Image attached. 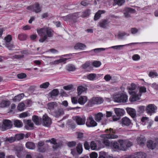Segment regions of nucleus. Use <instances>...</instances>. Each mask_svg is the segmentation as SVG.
<instances>
[{
  "instance_id": "nucleus-1",
  "label": "nucleus",
  "mask_w": 158,
  "mask_h": 158,
  "mask_svg": "<svg viewBox=\"0 0 158 158\" xmlns=\"http://www.w3.org/2000/svg\"><path fill=\"white\" fill-rule=\"evenodd\" d=\"M37 31L41 37L39 40L40 42L43 43L48 38L53 36V30L48 27H43L37 30Z\"/></svg>"
},
{
  "instance_id": "nucleus-2",
  "label": "nucleus",
  "mask_w": 158,
  "mask_h": 158,
  "mask_svg": "<svg viewBox=\"0 0 158 158\" xmlns=\"http://www.w3.org/2000/svg\"><path fill=\"white\" fill-rule=\"evenodd\" d=\"M113 99L117 102H125L127 101L128 96L123 93L117 94L113 96Z\"/></svg>"
},
{
  "instance_id": "nucleus-3",
  "label": "nucleus",
  "mask_w": 158,
  "mask_h": 158,
  "mask_svg": "<svg viewBox=\"0 0 158 158\" xmlns=\"http://www.w3.org/2000/svg\"><path fill=\"white\" fill-rule=\"evenodd\" d=\"M114 111L117 115V117L115 116H113V120L114 121H116L119 119L121 116L123 115L125 113L124 110L123 109L116 108L114 109Z\"/></svg>"
},
{
  "instance_id": "nucleus-4",
  "label": "nucleus",
  "mask_w": 158,
  "mask_h": 158,
  "mask_svg": "<svg viewBox=\"0 0 158 158\" xmlns=\"http://www.w3.org/2000/svg\"><path fill=\"white\" fill-rule=\"evenodd\" d=\"M1 129L2 131H4L11 128L12 124L11 122L8 119H5L3 121Z\"/></svg>"
},
{
  "instance_id": "nucleus-5",
  "label": "nucleus",
  "mask_w": 158,
  "mask_h": 158,
  "mask_svg": "<svg viewBox=\"0 0 158 158\" xmlns=\"http://www.w3.org/2000/svg\"><path fill=\"white\" fill-rule=\"evenodd\" d=\"M43 125L45 127H49L52 123L51 118L47 115H44L42 118Z\"/></svg>"
},
{
  "instance_id": "nucleus-6",
  "label": "nucleus",
  "mask_w": 158,
  "mask_h": 158,
  "mask_svg": "<svg viewBox=\"0 0 158 158\" xmlns=\"http://www.w3.org/2000/svg\"><path fill=\"white\" fill-rule=\"evenodd\" d=\"M97 123L94 120L92 116L90 115L87 119L86 123V126L88 127H95L97 126Z\"/></svg>"
},
{
  "instance_id": "nucleus-7",
  "label": "nucleus",
  "mask_w": 158,
  "mask_h": 158,
  "mask_svg": "<svg viewBox=\"0 0 158 158\" xmlns=\"http://www.w3.org/2000/svg\"><path fill=\"white\" fill-rule=\"evenodd\" d=\"M110 132V133L107 134V136H106V138L108 139H116L118 137L117 135H115L114 134L115 133V131L113 130L111 128H110L109 130L106 129L105 131V132Z\"/></svg>"
},
{
  "instance_id": "nucleus-8",
  "label": "nucleus",
  "mask_w": 158,
  "mask_h": 158,
  "mask_svg": "<svg viewBox=\"0 0 158 158\" xmlns=\"http://www.w3.org/2000/svg\"><path fill=\"white\" fill-rule=\"evenodd\" d=\"M129 93L130 94H131V96L129 98V100L130 102H134L139 100L140 95L137 94L134 91H129Z\"/></svg>"
},
{
  "instance_id": "nucleus-9",
  "label": "nucleus",
  "mask_w": 158,
  "mask_h": 158,
  "mask_svg": "<svg viewBox=\"0 0 158 158\" xmlns=\"http://www.w3.org/2000/svg\"><path fill=\"white\" fill-rule=\"evenodd\" d=\"M51 143L54 144L52 148L54 149H57L61 147L63 145V142L60 141L57 142L56 140L54 138L51 139Z\"/></svg>"
},
{
  "instance_id": "nucleus-10",
  "label": "nucleus",
  "mask_w": 158,
  "mask_h": 158,
  "mask_svg": "<svg viewBox=\"0 0 158 158\" xmlns=\"http://www.w3.org/2000/svg\"><path fill=\"white\" fill-rule=\"evenodd\" d=\"M157 107L155 105L152 104L148 105L146 107V111L150 115L152 113L155 112V110L156 109Z\"/></svg>"
},
{
  "instance_id": "nucleus-11",
  "label": "nucleus",
  "mask_w": 158,
  "mask_h": 158,
  "mask_svg": "<svg viewBox=\"0 0 158 158\" xmlns=\"http://www.w3.org/2000/svg\"><path fill=\"white\" fill-rule=\"evenodd\" d=\"M73 118L79 125H83L85 123L86 118L85 117L81 118L79 116H77L74 117Z\"/></svg>"
},
{
  "instance_id": "nucleus-12",
  "label": "nucleus",
  "mask_w": 158,
  "mask_h": 158,
  "mask_svg": "<svg viewBox=\"0 0 158 158\" xmlns=\"http://www.w3.org/2000/svg\"><path fill=\"white\" fill-rule=\"evenodd\" d=\"M124 14L125 15V17L129 18L131 17L129 13H135V10L134 9H132L131 8L129 7H126L124 10Z\"/></svg>"
},
{
  "instance_id": "nucleus-13",
  "label": "nucleus",
  "mask_w": 158,
  "mask_h": 158,
  "mask_svg": "<svg viewBox=\"0 0 158 158\" xmlns=\"http://www.w3.org/2000/svg\"><path fill=\"white\" fill-rule=\"evenodd\" d=\"M137 140L138 144L140 146H143L145 144L146 140L144 137L143 135H140L137 138Z\"/></svg>"
},
{
  "instance_id": "nucleus-14",
  "label": "nucleus",
  "mask_w": 158,
  "mask_h": 158,
  "mask_svg": "<svg viewBox=\"0 0 158 158\" xmlns=\"http://www.w3.org/2000/svg\"><path fill=\"white\" fill-rule=\"evenodd\" d=\"M119 143L120 150L125 151L127 150V147L126 146V142L123 140H118Z\"/></svg>"
},
{
  "instance_id": "nucleus-15",
  "label": "nucleus",
  "mask_w": 158,
  "mask_h": 158,
  "mask_svg": "<svg viewBox=\"0 0 158 158\" xmlns=\"http://www.w3.org/2000/svg\"><path fill=\"white\" fill-rule=\"evenodd\" d=\"M122 126H129L131 123L130 120L127 117H124L121 120Z\"/></svg>"
},
{
  "instance_id": "nucleus-16",
  "label": "nucleus",
  "mask_w": 158,
  "mask_h": 158,
  "mask_svg": "<svg viewBox=\"0 0 158 158\" xmlns=\"http://www.w3.org/2000/svg\"><path fill=\"white\" fill-rule=\"evenodd\" d=\"M32 120L36 125H40L42 123L41 118L36 115H33L32 116Z\"/></svg>"
},
{
  "instance_id": "nucleus-17",
  "label": "nucleus",
  "mask_w": 158,
  "mask_h": 158,
  "mask_svg": "<svg viewBox=\"0 0 158 158\" xmlns=\"http://www.w3.org/2000/svg\"><path fill=\"white\" fill-rule=\"evenodd\" d=\"M76 14H69L67 16H65L64 19L65 21H67L69 20H74L77 17Z\"/></svg>"
},
{
  "instance_id": "nucleus-18",
  "label": "nucleus",
  "mask_w": 158,
  "mask_h": 158,
  "mask_svg": "<svg viewBox=\"0 0 158 158\" xmlns=\"http://www.w3.org/2000/svg\"><path fill=\"white\" fill-rule=\"evenodd\" d=\"M33 11L36 13L40 12L41 10V8L40 7V4L38 3H36L33 5Z\"/></svg>"
},
{
  "instance_id": "nucleus-19",
  "label": "nucleus",
  "mask_w": 158,
  "mask_h": 158,
  "mask_svg": "<svg viewBox=\"0 0 158 158\" xmlns=\"http://www.w3.org/2000/svg\"><path fill=\"white\" fill-rule=\"evenodd\" d=\"M103 102V99L100 98H93L92 99V103L94 104H100Z\"/></svg>"
},
{
  "instance_id": "nucleus-20",
  "label": "nucleus",
  "mask_w": 158,
  "mask_h": 158,
  "mask_svg": "<svg viewBox=\"0 0 158 158\" xmlns=\"http://www.w3.org/2000/svg\"><path fill=\"white\" fill-rule=\"evenodd\" d=\"M147 146L149 148L153 149L156 148V143L154 141L151 140H149L147 142Z\"/></svg>"
},
{
  "instance_id": "nucleus-21",
  "label": "nucleus",
  "mask_w": 158,
  "mask_h": 158,
  "mask_svg": "<svg viewBox=\"0 0 158 158\" xmlns=\"http://www.w3.org/2000/svg\"><path fill=\"white\" fill-rule=\"evenodd\" d=\"M87 98L85 96H81L78 99V103L81 105H84L87 101Z\"/></svg>"
},
{
  "instance_id": "nucleus-22",
  "label": "nucleus",
  "mask_w": 158,
  "mask_h": 158,
  "mask_svg": "<svg viewBox=\"0 0 158 158\" xmlns=\"http://www.w3.org/2000/svg\"><path fill=\"white\" fill-rule=\"evenodd\" d=\"M109 22L108 21L106 20H101L99 23V25L100 27L103 28H106Z\"/></svg>"
},
{
  "instance_id": "nucleus-23",
  "label": "nucleus",
  "mask_w": 158,
  "mask_h": 158,
  "mask_svg": "<svg viewBox=\"0 0 158 158\" xmlns=\"http://www.w3.org/2000/svg\"><path fill=\"white\" fill-rule=\"evenodd\" d=\"M127 113L133 118L136 116L135 111L134 109L132 108H129L127 110Z\"/></svg>"
},
{
  "instance_id": "nucleus-24",
  "label": "nucleus",
  "mask_w": 158,
  "mask_h": 158,
  "mask_svg": "<svg viewBox=\"0 0 158 158\" xmlns=\"http://www.w3.org/2000/svg\"><path fill=\"white\" fill-rule=\"evenodd\" d=\"M47 106L48 109L50 110H53L55 108L57 107V105L56 102H52L48 103Z\"/></svg>"
},
{
  "instance_id": "nucleus-25",
  "label": "nucleus",
  "mask_w": 158,
  "mask_h": 158,
  "mask_svg": "<svg viewBox=\"0 0 158 158\" xmlns=\"http://www.w3.org/2000/svg\"><path fill=\"white\" fill-rule=\"evenodd\" d=\"M105 13V11L103 10H99L95 14L94 17V20H98L101 17V14Z\"/></svg>"
},
{
  "instance_id": "nucleus-26",
  "label": "nucleus",
  "mask_w": 158,
  "mask_h": 158,
  "mask_svg": "<svg viewBox=\"0 0 158 158\" xmlns=\"http://www.w3.org/2000/svg\"><path fill=\"white\" fill-rule=\"evenodd\" d=\"M86 46L85 45L83 44L79 43L76 44L74 46V48L76 49H83Z\"/></svg>"
},
{
  "instance_id": "nucleus-27",
  "label": "nucleus",
  "mask_w": 158,
  "mask_h": 158,
  "mask_svg": "<svg viewBox=\"0 0 158 158\" xmlns=\"http://www.w3.org/2000/svg\"><path fill=\"white\" fill-rule=\"evenodd\" d=\"M10 103L9 101H2L0 103V107L4 108L10 105Z\"/></svg>"
},
{
  "instance_id": "nucleus-28",
  "label": "nucleus",
  "mask_w": 158,
  "mask_h": 158,
  "mask_svg": "<svg viewBox=\"0 0 158 158\" xmlns=\"http://www.w3.org/2000/svg\"><path fill=\"white\" fill-rule=\"evenodd\" d=\"M27 148L30 149H34L35 147L34 143L31 142H27L26 144Z\"/></svg>"
},
{
  "instance_id": "nucleus-29",
  "label": "nucleus",
  "mask_w": 158,
  "mask_h": 158,
  "mask_svg": "<svg viewBox=\"0 0 158 158\" xmlns=\"http://www.w3.org/2000/svg\"><path fill=\"white\" fill-rule=\"evenodd\" d=\"M64 111L62 109H59L54 113V116L56 118H58L60 116L64 114Z\"/></svg>"
},
{
  "instance_id": "nucleus-30",
  "label": "nucleus",
  "mask_w": 158,
  "mask_h": 158,
  "mask_svg": "<svg viewBox=\"0 0 158 158\" xmlns=\"http://www.w3.org/2000/svg\"><path fill=\"white\" fill-rule=\"evenodd\" d=\"M134 154L135 158H145L146 156V154L142 152H137Z\"/></svg>"
},
{
  "instance_id": "nucleus-31",
  "label": "nucleus",
  "mask_w": 158,
  "mask_h": 158,
  "mask_svg": "<svg viewBox=\"0 0 158 158\" xmlns=\"http://www.w3.org/2000/svg\"><path fill=\"white\" fill-rule=\"evenodd\" d=\"M24 95L23 93L21 94L15 96L13 100L15 102H19L24 97Z\"/></svg>"
},
{
  "instance_id": "nucleus-32",
  "label": "nucleus",
  "mask_w": 158,
  "mask_h": 158,
  "mask_svg": "<svg viewBox=\"0 0 158 158\" xmlns=\"http://www.w3.org/2000/svg\"><path fill=\"white\" fill-rule=\"evenodd\" d=\"M95 119L97 122L100 121L102 119V118L103 117V114L102 113H98L97 114H94Z\"/></svg>"
},
{
  "instance_id": "nucleus-33",
  "label": "nucleus",
  "mask_w": 158,
  "mask_h": 158,
  "mask_svg": "<svg viewBox=\"0 0 158 158\" xmlns=\"http://www.w3.org/2000/svg\"><path fill=\"white\" fill-rule=\"evenodd\" d=\"M14 125L15 127H20L23 126V123L22 121L19 120H14Z\"/></svg>"
},
{
  "instance_id": "nucleus-34",
  "label": "nucleus",
  "mask_w": 158,
  "mask_h": 158,
  "mask_svg": "<svg viewBox=\"0 0 158 158\" xmlns=\"http://www.w3.org/2000/svg\"><path fill=\"white\" fill-rule=\"evenodd\" d=\"M87 89L82 86H80L78 87L77 90L79 95H81L83 92L86 90Z\"/></svg>"
},
{
  "instance_id": "nucleus-35",
  "label": "nucleus",
  "mask_w": 158,
  "mask_h": 158,
  "mask_svg": "<svg viewBox=\"0 0 158 158\" xmlns=\"http://www.w3.org/2000/svg\"><path fill=\"white\" fill-rule=\"evenodd\" d=\"M91 64L89 62H86L85 63L82 64L81 66V68L83 69H86L88 67L91 69L92 68L90 66Z\"/></svg>"
},
{
  "instance_id": "nucleus-36",
  "label": "nucleus",
  "mask_w": 158,
  "mask_h": 158,
  "mask_svg": "<svg viewBox=\"0 0 158 158\" xmlns=\"http://www.w3.org/2000/svg\"><path fill=\"white\" fill-rule=\"evenodd\" d=\"M111 146L116 151L120 150L119 143L117 142H114L112 143Z\"/></svg>"
},
{
  "instance_id": "nucleus-37",
  "label": "nucleus",
  "mask_w": 158,
  "mask_h": 158,
  "mask_svg": "<svg viewBox=\"0 0 158 158\" xmlns=\"http://www.w3.org/2000/svg\"><path fill=\"white\" fill-rule=\"evenodd\" d=\"M90 10L89 9H87L85 10L84 12H82L81 17L83 18L87 17L89 16L90 14Z\"/></svg>"
},
{
  "instance_id": "nucleus-38",
  "label": "nucleus",
  "mask_w": 158,
  "mask_h": 158,
  "mask_svg": "<svg viewBox=\"0 0 158 158\" xmlns=\"http://www.w3.org/2000/svg\"><path fill=\"white\" fill-rule=\"evenodd\" d=\"M76 149L77 152L79 154H81L82 152V145L81 143H79L78 144L77 147Z\"/></svg>"
},
{
  "instance_id": "nucleus-39",
  "label": "nucleus",
  "mask_w": 158,
  "mask_h": 158,
  "mask_svg": "<svg viewBox=\"0 0 158 158\" xmlns=\"http://www.w3.org/2000/svg\"><path fill=\"white\" fill-rule=\"evenodd\" d=\"M59 93L58 89H53L51 93V97L53 98L54 96H57Z\"/></svg>"
},
{
  "instance_id": "nucleus-40",
  "label": "nucleus",
  "mask_w": 158,
  "mask_h": 158,
  "mask_svg": "<svg viewBox=\"0 0 158 158\" xmlns=\"http://www.w3.org/2000/svg\"><path fill=\"white\" fill-rule=\"evenodd\" d=\"M6 47L10 50H12L14 48V45L12 43H9L5 44Z\"/></svg>"
},
{
  "instance_id": "nucleus-41",
  "label": "nucleus",
  "mask_w": 158,
  "mask_h": 158,
  "mask_svg": "<svg viewBox=\"0 0 158 158\" xmlns=\"http://www.w3.org/2000/svg\"><path fill=\"white\" fill-rule=\"evenodd\" d=\"M27 37V35L25 34H20L18 35L19 39L21 41H23L26 40Z\"/></svg>"
},
{
  "instance_id": "nucleus-42",
  "label": "nucleus",
  "mask_w": 158,
  "mask_h": 158,
  "mask_svg": "<svg viewBox=\"0 0 158 158\" xmlns=\"http://www.w3.org/2000/svg\"><path fill=\"white\" fill-rule=\"evenodd\" d=\"M25 104L23 102H21L19 103L17 106V109L19 111L23 110L25 107Z\"/></svg>"
},
{
  "instance_id": "nucleus-43",
  "label": "nucleus",
  "mask_w": 158,
  "mask_h": 158,
  "mask_svg": "<svg viewBox=\"0 0 158 158\" xmlns=\"http://www.w3.org/2000/svg\"><path fill=\"white\" fill-rule=\"evenodd\" d=\"M23 135L24 134L22 133L16 134L15 136V140H20L23 139Z\"/></svg>"
},
{
  "instance_id": "nucleus-44",
  "label": "nucleus",
  "mask_w": 158,
  "mask_h": 158,
  "mask_svg": "<svg viewBox=\"0 0 158 158\" xmlns=\"http://www.w3.org/2000/svg\"><path fill=\"white\" fill-rule=\"evenodd\" d=\"M49 85V83L48 82H46L43 83L40 85V87L41 89H46Z\"/></svg>"
},
{
  "instance_id": "nucleus-45",
  "label": "nucleus",
  "mask_w": 158,
  "mask_h": 158,
  "mask_svg": "<svg viewBox=\"0 0 158 158\" xmlns=\"http://www.w3.org/2000/svg\"><path fill=\"white\" fill-rule=\"evenodd\" d=\"M5 41V44L6 43H10V42L12 40V36L11 35H9L4 38Z\"/></svg>"
},
{
  "instance_id": "nucleus-46",
  "label": "nucleus",
  "mask_w": 158,
  "mask_h": 158,
  "mask_svg": "<svg viewBox=\"0 0 158 158\" xmlns=\"http://www.w3.org/2000/svg\"><path fill=\"white\" fill-rule=\"evenodd\" d=\"M96 75L95 74L91 73L88 75L87 77V78L90 80H93L96 77Z\"/></svg>"
},
{
  "instance_id": "nucleus-47",
  "label": "nucleus",
  "mask_w": 158,
  "mask_h": 158,
  "mask_svg": "<svg viewBox=\"0 0 158 158\" xmlns=\"http://www.w3.org/2000/svg\"><path fill=\"white\" fill-rule=\"evenodd\" d=\"M15 141V137H11L10 138H5V141H8L10 143H12Z\"/></svg>"
},
{
  "instance_id": "nucleus-48",
  "label": "nucleus",
  "mask_w": 158,
  "mask_h": 158,
  "mask_svg": "<svg viewBox=\"0 0 158 158\" xmlns=\"http://www.w3.org/2000/svg\"><path fill=\"white\" fill-rule=\"evenodd\" d=\"M24 123H26L29 127H32L34 126V124L31 120H24Z\"/></svg>"
},
{
  "instance_id": "nucleus-49",
  "label": "nucleus",
  "mask_w": 158,
  "mask_h": 158,
  "mask_svg": "<svg viewBox=\"0 0 158 158\" xmlns=\"http://www.w3.org/2000/svg\"><path fill=\"white\" fill-rule=\"evenodd\" d=\"M105 50V48H98L94 49L92 50L95 53H98L102 51H104Z\"/></svg>"
},
{
  "instance_id": "nucleus-50",
  "label": "nucleus",
  "mask_w": 158,
  "mask_h": 158,
  "mask_svg": "<svg viewBox=\"0 0 158 158\" xmlns=\"http://www.w3.org/2000/svg\"><path fill=\"white\" fill-rule=\"evenodd\" d=\"M75 69L76 68L72 64L69 65L67 68V69L69 71H73L75 70Z\"/></svg>"
},
{
  "instance_id": "nucleus-51",
  "label": "nucleus",
  "mask_w": 158,
  "mask_h": 158,
  "mask_svg": "<svg viewBox=\"0 0 158 158\" xmlns=\"http://www.w3.org/2000/svg\"><path fill=\"white\" fill-rule=\"evenodd\" d=\"M90 148L92 150H95L97 149V145L94 141H92L90 144Z\"/></svg>"
},
{
  "instance_id": "nucleus-52",
  "label": "nucleus",
  "mask_w": 158,
  "mask_h": 158,
  "mask_svg": "<svg viewBox=\"0 0 158 158\" xmlns=\"http://www.w3.org/2000/svg\"><path fill=\"white\" fill-rule=\"evenodd\" d=\"M126 34V33L125 32H119L117 35H115V36L116 37H117L118 38H122L123 36L125 35Z\"/></svg>"
},
{
  "instance_id": "nucleus-53",
  "label": "nucleus",
  "mask_w": 158,
  "mask_h": 158,
  "mask_svg": "<svg viewBox=\"0 0 158 158\" xmlns=\"http://www.w3.org/2000/svg\"><path fill=\"white\" fill-rule=\"evenodd\" d=\"M125 0H114V2L118 6H121L125 2Z\"/></svg>"
},
{
  "instance_id": "nucleus-54",
  "label": "nucleus",
  "mask_w": 158,
  "mask_h": 158,
  "mask_svg": "<svg viewBox=\"0 0 158 158\" xmlns=\"http://www.w3.org/2000/svg\"><path fill=\"white\" fill-rule=\"evenodd\" d=\"M76 144V143L74 141L69 142L67 145L70 147H73L75 146Z\"/></svg>"
},
{
  "instance_id": "nucleus-55",
  "label": "nucleus",
  "mask_w": 158,
  "mask_h": 158,
  "mask_svg": "<svg viewBox=\"0 0 158 158\" xmlns=\"http://www.w3.org/2000/svg\"><path fill=\"white\" fill-rule=\"evenodd\" d=\"M26 77V75L25 73H21L17 75L18 77L20 79H23L25 78Z\"/></svg>"
},
{
  "instance_id": "nucleus-56",
  "label": "nucleus",
  "mask_w": 158,
  "mask_h": 158,
  "mask_svg": "<svg viewBox=\"0 0 158 158\" xmlns=\"http://www.w3.org/2000/svg\"><path fill=\"white\" fill-rule=\"evenodd\" d=\"M92 64L95 67H98L101 65V63L99 61H94L93 63Z\"/></svg>"
},
{
  "instance_id": "nucleus-57",
  "label": "nucleus",
  "mask_w": 158,
  "mask_h": 158,
  "mask_svg": "<svg viewBox=\"0 0 158 158\" xmlns=\"http://www.w3.org/2000/svg\"><path fill=\"white\" fill-rule=\"evenodd\" d=\"M149 76L151 77H153L155 76H157L158 74L156 72H151L149 73Z\"/></svg>"
},
{
  "instance_id": "nucleus-58",
  "label": "nucleus",
  "mask_w": 158,
  "mask_h": 158,
  "mask_svg": "<svg viewBox=\"0 0 158 158\" xmlns=\"http://www.w3.org/2000/svg\"><path fill=\"white\" fill-rule=\"evenodd\" d=\"M90 158H97L98 157V154L95 152H92L90 154Z\"/></svg>"
},
{
  "instance_id": "nucleus-59",
  "label": "nucleus",
  "mask_w": 158,
  "mask_h": 158,
  "mask_svg": "<svg viewBox=\"0 0 158 158\" xmlns=\"http://www.w3.org/2000/svg\"><path fill=\"white\" fill-rule=\"evenodd\" d=\"M136 88V85L132 83L131 84V87L128 88L129 90L130 91H132V90H135Z\"/></svg>"
},
{
  "instance_id": "nucleus-60",
  "label": "nucleus",
  "mask_w": 158,
  "mask_h": 158,
  "mask_svg": "<svg viewBox=\"0 0 158 158\" xmlns=\"http://www.w3.org/2000/svg\"><path fill=\"white\" fill-rule=\"evenodd\" d=\"M73 86L72 85H69L66 86H64L63 87V88L66 90H70L72 89Z\"/></svg>"
},
{
  "instance_id": "nucleus-61",
  "label": "nucleus",
  "mask_w": 158,
  "mask_h": 158,
  "mask_svg": "<svg viewBox=\"0 0 158 158\" xmlns=\"http://www.w3.org/2000/svg\"><path fill=\"white\" fill-rule=\"evenodd\" d=\"M132 59L134 60H137L140 59V57L137 54L134 55L132 56Z\"/></svg>"
},
{
  "instance_id": "nucleus-62",
  "label": "nucleus",
  "mask_w": 158,
  "mask_h": 158,
  "mask_svg": "<svg viewBox=\"0 0 158 158\" xmlns=\"http://www.w3.org/2000/svg\"><path fill=\"white\" fill-rule=\"evenodd\" d=\"M28 113L27 112H24L22 113L19 115V117L20 118H25L27 116Z\"/></svg>"
},
{
  "instance_id": "nucleus-63",
  "label": "nucleus",
  "mask_w": 158,
  "mask_h": 158,
  "mask_svg": "<svg viewBox=\"0 0 158 158\" xmlns=\"http://www.w3.org/2000/svg\"><path fill=\"white\" fill-rule=\"evenodd\" d=\"M24 56L23 55H15L13 56V57L15 59H19L20 58H23Z\"/></svg>"
},
{
  "instance_id": "nucleus-64",
  "label": "nucleus",
  "mask_w": 158,
  "mask_h": 158,
  "mask_svg": "<svg viewBox=\"0 0 158 158\" xmlns=\"http://www.w3.org/2000/svg\"><path fill=\"white\" fill-rule=\"evenodd\" d=\"M144 106H140L139 107L138 111L140 113H142L144 111Z\"/></svg>"
}]
</instances>
